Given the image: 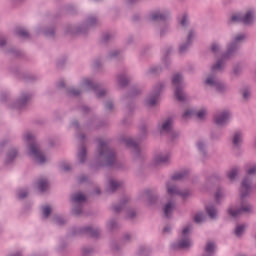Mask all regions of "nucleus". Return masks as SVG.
I'll return each instance as SVG.
<instances>
[{
	"label": "nucleus",
	"mask_w": 256,
	"mask_h": 256,
	"mask_svg": "<svg viewBox=\"0 0 256 256\" xmlns=\"http://www.w3.org/2000/svg\"><path fill=\"white\" fill-rule=\"evenodd\" d=\"M251 191V181H249V178H245L242 181V186H241V200H242V205L240 209H233L230 208L228 210V213L231 217H239L242 213H251L253 211V207L251 205L243 202L244 199L249 195V192Z\"/></svg>",
	"instance_id": "obj_1"
},
{
	"label": "nucleus",
	"mask_w": 256,
	"mask_h": 256,
	"mask_svg": "<svg viewBox=\"0 0 256 256\" xmlns=\"http://www.w3.org/2000/svg\"><path fill=\"white\" fill-rule=\"evenodd\" d=\"M98 152L100 157L106 159L108 165H113V162L115 161V153H113V150L109 149L107 142L103 140L99 141Z\"/></svg>",
	"instance_id": "obj_2"
},
{
	"label": "nucleus",
	"mask_w": 256,
	"mask_h": 256,
	"mask_svg": "<svg viewBox=\"0 0 256 256\" xmlns=\"http://www.w3.org/2000/svg\"><path fill=\"white\" fill-rule=\"evenodd\" d=\"M181 81H183V77L180 74H175L172 78V84L176 87L175 97L177 101H185V99H187V96H185V93H183Z\"/></svg>",
	"instance_id": "obj_3"
},
{
	"label": "nucleus",
	"mask_w": 256,
	"mask_h": 256,
	"mask_svg": "<svg viewBox=\"0 0 256 256\" xmlns=\"http://www.w3.org/2000/svg\"><path fill=\"white\" fill-rule=\"evenodd\" d=\"M189 231H191V226H186L182 230L183 238L178 241L176 245H174V249H189L191 246V240H189V237H187V235H189Z\"/></svg>",
	"instance_id": "obj_4"
},
{
	"label": "nucleus",
	"mask_w": 256,
	"mask_h": 256,
	"mask_svg": "<svg viewBox=\"0 0 256 256\" xmlns=\"http://www.w3.org/2000/svg\"><path fill=\"white\" fill-rule=\"evenodd\" d=\"M255 20V12L248 11L244 17L241 14H236L231 17L232 22L244 23V25H251V22Z\"/></svg>",
	"instance_id": "obj_5"
},
{
	"label": "nucleus",
	"mask_w": 256,
	"mask_h": 256,
	"mask_svg": "<svg viewBox=\"0 0 256 256\" xmlns=\"http://www.w3.org/2000/svg\"><path fill=\"white\" fill-rule=\"evenodd\" d=\"M30 155H33L37 163H40V165H43V163L47 161V158H45V155H43V153L39 151V145H37L36 143H32L30 145Z\"/></svg>",
	"instance_id": "obj_6"
},
{
	"label": "nucleus",
	"mask_w": 256,
	"mask_h": 256,
	"mask_svg": "<svg viewBox=\"0 0 256 256\" xmlns=\"http://www.w3.org/2000/svg\"><path fill=\"white\" fill-rule=\"evenodd\" d=\"M162 135L163 133H168L169 137H175V132L173 131V119L168 118L161 127Z\"/></svg>",
	"instance_id": "obj_7"
},
{
	"label": "nucleus",
	"mask_w": 256,
	"mask_h": 256,
	"mask_svg": "<svg viewBox=\"0 0 256 256\" xmlns=\"http://www.w3.org/2000/svg\"><path fill=\"white\" fill-rule=\"evenodd\" d=\"M243 39H245V34H239L238 36H236L234 38V43L228 46V52L227 54L223 55V59H227V57H229V55H231V53H233V51L237 49V43H239V41H243Z\"/></svg>",
	"instance_id": "obj_8"
},
{
	"label": "nucleus",
	"mask_w": 256,
	"mask_h": 256,
	"mask_svg": "<svg viewBox=\"0 0 256 256\" xmlns=\"http://www.w3.org/2000/svg\"><path fill=\"white\" fill-rule=\"evenodd\" d=\"M230 114L229 112H222L215 116L214 120L216 125H225L229 121Z\"/></svg>",
	"instance_id": "obj_9"
},
{
	"label": "nucleus",
	"mask_w": 256,
	"mask_h": 256,
	"mask_svg": "<svg viewBox=\"0 0 256 256\" xmlns=\"http://www.w3.org/2000/svg\"><path fill=\"white\" fill-rule=\"evenodd\" d=\"M168 189V194L169 195H180V197H183L185 199V197H188L189 195V191H185V192H181L179 190V188H177V186H167Z\"/></svg>",
	"instance_id": "obj_10"
},
{
	"label": "nucleus",
	"mask_w": 256,
	"mask_h": 256,
	"mask_svg": "<svg viewBox=\"0 0 256 256\" xmlns=\"http://www.w3.org/2000/svg\"><path fill=\"white\" fill-rule=\"evenodd\" d=\"M206 85H214L217 91H223V84L217 82V80H215L213 77H208L206 79Z\"/></svg>",
	"instance_id": "obj_11"
},
{
	"label": "nucleus",
	"mask_w": 256,
	"mask_h": 256,
	"mask_svg": "<svg viewBox=\"0 0 256 256\" xmlns=\"http://www.w3.org/2000/svg\"><path fill=\"white\" fill-rule=\"evenodd\" d=\"M173 209H175V204H173V202H168L164 207L165 217H167V218L171 217V215L173 213Z\"/></svg>",
	"instance_id": "obj_12"
},
{
	"label": "nucleus",
	"mask_w": 256,
	"mask_h": 256,
	"mask_svg": "<svg viewBox=\"0 0 256 256\" xmlns=\"http://www.w3.org/2000/svg\"><path fill=\"white\" fill-rule=\"evenodd\" d=\"M85 199H87L85 197V195L81 194V193H76L72 195V201L73 203H83V201H85Z\"/></svg>",
	"instance_id": "obj_13"
},
{
	"label": "nucleus",
	"mask_w": 256,
	"mask_h": 256,
	"mask_svg": "<svg viewBox=\"0 0 256 256\" xmlns=\"http://www.w3.org/2000/svg\"><path fill=\"white\" fill-rule=\"evenodd\" d=\"M192 39H193V32H189L186 44L180 46V53H184V51H187V47L191 45Z\"/></svg>",
	"instance_id": "obj_14"
},
{
	"label": "nucleus",
	"mask_w": 256,
	"mask_h": 256,
	"mask_svg": "<svg viewBox=\"0 0 256 256\" xmlns=\"http://www.w3.org/2000/svg\"><path fill=\"white\" fill-rule=\"evenodd\" d=\"M38 188L40 189V191H47V189H49V182H47V180L45 179H41L38 182Z\"/></svg>",
	"instance_id": "obj_15"
},
{
	"label": "nucleus",
	"mask_w": 256,
	"mask_h": 256,
	"mask_svg": "<svg viewBox=\"0 0 256 256\" xmlns=\"http://www.w3.org/2000/svg\"><path fill=\"white\" fill-rule=\"evenodd\" d=\"M206 212L208 213L210 219H215V217H217V210L213 206H207Z\"/></svg>",
	"instance_id": "obj_16"
},
{
	"label": "nucleus",
	"mask_w": 256,
	"mask_h": 256,
	"mask_svg": "<svg viewBox=\"0 0 256 256\" xmlns=\"http://www.w3.org/2000/svg\"><path fill=\"white\" fill-rule=\"evenodd\" d=\"M185 177H187V172L175 173L172 176V181H181L182 179H185Z\"/></svg>",
	"instance_id": "obj_17"
},
{
	"label": "nucleus",
	"mask_w": 256,
	"mask_h": 256,
	"mask_svg": "<svg viewBox=\"0 0 256 256\" xmlns=\"http://www.w3.org/2000/svg\"><path fill=\"white\" fill-rule=\"evenodd\" d=\"M159 97V92H157L154 96L148 98L146 100V104L149 105L150 107H153L155 103H157V98Z\"/></svg>",
	"instance_id": "obj_18"
},
{
	"label": "nucleus",
	"mask_w": 256,
	"mask_h": 256,
	"mask_svg": "<svg viewBox=\"0 0 256 256\" xmlns=\"http://www.w3.org/2000/svg\"><path fill=\"white\" fill-rule=\"evenodd\" d=\"M215 251V244L213 242H208L205 247V252L209 255H213Z\"/></svg>",
	"instance_id": "obj_19"
},
{
	"label": "nucleus",
	"mask_w": 256,
	"mask_h": 256,
	"mask_svg": "<svg viewBox=\"0 0 256 256\" xmlns=\"http://www.w3.org/2000/svg\"><path fill=\"white\" fill-rule=\"evenodd\" d=\"M86 155H87V151L85 150V147H82L78 154V159L80 163H83L85 161Z\"/></svg>",
	"instance_id": "obj_20"
},
{
	"label": "nucleus",
	"mask_w": 256,
	"mask_h": 256,
	"mask_svg": "<svg viewBox=\"0 0 256 256\" xmlns=\"http://www.w3.org/2000/svg\"><path fill=\"white\" fill-rule=\"evenodd\" d=\"M243 231H245V225H238L235 229V235L237 237H241V235H243Z\"/></svg>",
	"instance_id": "obj_21"
},
{
	"label": "nucleus",
	"mask_w": 256,
	"mask_h": 256,
	"mask_svg": "<svg viewBox=\"0 0 256 256\" xmlns=\"http://www.w3.org/2000/svg\"><path fill=\"white\" fill-rule=\"evenodd\" d=\"M223 69V60H219L215 65L212 66V71H221Z\"/></svg>",
	"instance_id": "obj_22"
},
{
	"label": "nucleus",
	"mask_w": 256,
	"mask_h": 256,
	"mask_svg": "<svg viewBox=\"0 0 256 256\" xmlns=\"http://www.w3.org/2000/svg\"><path fill=\"white\" fill-rule=\"evenodd\" d=\"M239 143H241V134L240 132H236L233 138V145L237 146Z\"/></svg>",
	"instance_id": "obj_23"
},
{
	"label": "nucleus",
	"mask_w": 256,
	"mask_h": 256,
	"mask_svg": "<svg viewBox=\"0 0 256 256\" xmlns=\"http://www.w3.org/2000/svg\"><path fill=\"white\" fill-rule=\"evenodd\" d=\"M17 35H19L20 37H29V32H27V30L23 29V28H19L16 30Z\"/></svg>",
	"instance_id": "obj_24"
},
{
	"label": "nucleus",
	"mask_w": 256,
	"mask_h": 256,
	"mask_svg": "<svg viewBox=\"0 0 256 256\" xmlns=\"http://www.w3.org/2000/svg\"><path fill=\"white\" fill-rule=\"evenodd\" d=\"M119 182L115 181V180H110L109 182V189L110 191H115V189H117V187H119Z\"/></svg>",
	"instance_id": "obj_25"
},
{
	"label": "nucleus",
	"mask_w": 256,
	"mask_h": 256,
	"mask_svg": "<svg viewBox=\"0 0 256 256\" xmlns=\"http://www.w3.org/2000/svg\"><path fill=\"white\" fill-rule=\"evenodd\" d=\"M42 212H43V215H44L45 219H47V217H49V215H51V207L44 206L42 208Z\"/></svg>",
	"instance_id": "obj_26"
},
{
	"label": "nucleus",
	"mask_w": 256,
	"mask_h": 256,
	"mask_svg": "<svg viewBox=\"0 0 256 256\" xmlns=\"http://www.w3.org/2000/svg\"><path fill=\"white\" fill-rule=\"evenodd\" d=\"M238 170L237 168H233L229 173H228V178L233 181L235 177H237Z\"/></svg>",
	"instance_id": "obj_27"
},
{
	"label": "nucleus",
	"mask_w": 256,
	"mask_h": 256,
	"mask_svg": "<svg viewBox=\"0 0 256 256\" xmlns=\"http://www.w3.org/2000/svg\"><path fill=\"white\" fill-rule=\"evenodd\" d=\"M205 216L203 215V213H198L194 216V221L195 223H201V221H204Z\"/></svg>",
	"instance_id": "obj_28"
},
{
	"label": "nucleus",
	"mask_w": 256,
	"mask_h": 256,
	"mask_svg": "<svg viewBox=\"0 0 256 256\" xmlns=\"http://www.w3.org/2000/svg\"><path fill=\"white\" fill-rule=\"evenodd\" d=\"M126 145L127 147H134V149H137V143H135V141H133L131 138L126 140Z\"/></svg>",
	"instance_id": "obj_29"
},
{
	"label": "nucleus",
	"mask_w": 256,
	"mask_h": 256,
	"mask_svg": "<svg viewBox=\"0 0 256 256\" xmlns=\"http://www.w3.org/2000/svg\"><path fill=\"white\" fill-rule=\"evenodd\" d=\"M205 115H207V110H200L197 114L196 117H198V119H204Z\"/></svg>",
	"instance_id": "obj_30"
},
{
	"label": "nucleus",
	"mask_w": 256,
	"mask_h": 256,
	"mask_svg": "<svg viewBox=\"0 0 256 256\" xmlns=\"http://www.w3.org/2000/svg\"><path fill=\"white\" fill-rule=\"evenodd\" d=\"M118 83L122 86H125L127 85V79L126 78H123V77H119L118 78Z\"/></svg>",
	"instance_id": "obj_31"
},
{
	"label": "nucleus",
	"mask_w": 256,
	"mask_h": 256,
	"mask_svg": "<svg viewBox=\"0 0 256 256\" xmlns=\"http://www.w3.org/2000/svg\"><path fill=\"white\" fill-rule=\"evenodd\" d=\"M221 197H223V192H221V190H218L215 194V200L219 201V199H221Z\"/></svg>",
	"instance_id": "obj_32"
},
{
	"label": "nucleus",
	"mask_w": 256,
	"mask_h": 256,
	"mask_svg": "<svg viewBox=\"0 0 256 256\" xmlns=\"http://www.w3.org/2000/svg\"><path fill=\"white\" fill-rule=\"evenodd\" d=\"M159 17H161V14L159 12L157 13H153L151 16L152 21H157V19H159Z\"/></svg>",
	"instance_id": "obj_33"
},
{
	"label": "nucleus",
	"mask_w": 256,
	"mask_h": 256,
	"mask_svg": "<svg viewBox=\"0 0 256 256\" xmlns=\"http://www.w3.org/2000/svg\"><path fill=\"white\" fill-rule=\"evenodd\" d=\"M33 139H34V136H33V134H31V133H27L26 135H25V140L26 141H33Z\"/></svg>",
	"instance_id": "obj_34"
},
{
	"label": "nucleus",
	"mask_w": 256,
	"mask_h": 256,
	"mask_svg": "<svg viewBox=\"0 0 256 256\" xmlns=\"http://www.w3.org/2000/svg\"><path fill=\"white\" fill-rule=\"evenodd\" d=\"M180 24L182 25V27H185V25H187V15H184L182 17Z\"/></svg>",
	"instance_id": "obj_35"
},
{
	"label": "nucleus",
	"mask_w": 256,
	"mask_h": 256,
	"mask_svg": "<svg viewBox=\"0 0 256 256\" xmlns=\"http://www.w3.org/2000/svg\"><path fill=\"white\" fill-rule=\"evenodd\" d=\"M191 115H193V111L192 110H187L184 114H183V118L187 119V117H191Z\"/></svg>",
	"instance_id": "obj_36"
},
{
	"label": "nucleus",
	"mask_w": 256,
	"mask_h": 256,
	"mask_svg": "<svg viewBox=\"0 0 256 256\" xmlns=\"http://www.w3.org/2000/svg\"><path fill=\"white\" fill-rule=\"evenodd\" d=\"M169 159H170L169 155L162 156V158H161L162 165H163V163H169Z\"/></svg>",
	"instance_id": "obj_37"
},
{
	"label": "nucleus",
	"mask_w": 256,
	"mask_h": 256,
	"mask_svg": "<svg viewBox=\"0 0 256 256\" xmlns=\"http://www.w3.org/2000/svg\"><path fill=\"white\" fill-rule=\"evenodd\" d=\"M211 51L212 53H217V51H219V45L212 44Z\"/></svg>",
	"instance_id": "obj_38"
},
{
	"label": "nucleus",
	"mask_w": 256,
	"mask_h": 256,
	"mask_svg": "<svg viewBox=\"0 0 256 256\" xmlns=\"http://www.w3.org/2000/svg\"><path fill=\"white\" fill-rule=\"evenodd\" d=\"M255 173H256V166L248 169V171H247L248 175H255Z\"/></svg>",
	"instance_id": "obj_39"
},
{
	"label": "nucleus",
	"mask_w": 256,
	"mask_h": 256,
	"mask_svg": "<svg viewBox=\"0 0 256 256\" xmlns=\"http://www.w3.org/2000/svg\"><path fill=\"white\" fill-rule=\"evenodd\" d=\"M26 195H27V192H25V191H20L19 194H18L20 199H25Z\"/></svg>",
	"instance_id": "obj_40"
},
{
	"label": "nucleus",
	"mask_w": 256,
	"mask_h": 256,
	"mask_svg": "<svg viewBox=\"0 0 256 256\" xmlns=\"http://www.w3.org/2000/svg\"><path fill=\"white\" fill-rule=\"evenodd\" d=\"M154 163H155V165H159V163H161V156H156L154 158Z\"/></svg>",
	"instance_id": "obj_41"
},
{
	"label": "nucleus",
	"mask_w": 256,
	"mask_h": 256,
	"mask_svg": "<svg viewBox=\"0 0 256 256\" xmlns=\"http://www.w3.org/2000/svg\"><path fill=\"white\" fill-rule=\"evenodd\" d=\"M85 85H87L88 87H93V82L91 80H86Z\"/></svg>",
	"instance_id": "obj_42"
},
{
	"label": "nucleus",
	"mask_w": 256,
	"mask_h": 256,
	"mask_svg": "<svg viewBox=\"0 0 256 256\" xmlns=\"http://www.w3.org/2000/svg\"><path fill=\"white\" fill-rule=\"evenodd\" d=\"M16 155H17V151L14 150V151H12V153L8 154V157H12V159H13V158H15Z\"/></svg>",
	"instance_id": "obj_43"
},
{
	"label": "nucleus",
	"mask_w": 256,
	"mask_h": 256,
	"mask_svg": "<svg viewBox=\"0 0 256 256\" xmlns=\"http://www.w3.org/2000/svg\"><path fill=\"white\" fill-rule=\"evenodd\" d=\"M106 109H113V103H111V102L107 103Z\"/></svg>",
	"instance_id": "obj_44"
},
{
	"label": "nucleus",
	"mask_w": 256,
	"mask_h": 256,
	"mask_svg": "<svg viewBox=\"0 0 256 256\" xmlns=\"http://www.w3.org/2000/svg\"><path fill=\"white\" fill-rule=\"evenodd\" d=\"M171 231V227L167 226L163 229V233H169Z\"/></svg>",
	"instance_id": "obj_45"
},
{
	"label": "nucleus",
	"mask_w": 256,
	"mask_h": 256,
	"mask_svg": "<svg viewBox=\"0 0 256 256\" xmlns=\"http://www.w3.org/2000/svg\"><path fill=\"white\" fill-rule=\"evenodd\" d=\"M161 21H162V23H163V21H167V15L162 14L161 15Z\"/></svg>",
	"instance_id": "obj_46"
},
{
	"label": "nucleus",
	"mask_w": 256,
	"mask_h": 256,
	"mask_svg": "<svg viewBox=\"0 0 256 256\" xmlns=\"http://www.w3.org/2000/svg\"><path fill=\"white\" fill-rule=\"evenodd\" d=\"M243 97H244L245 99H248V97H249V91H244Z\"/></svg>",
	"instance_id": "obj_47"
},
{
	"label": "nucleus",
	"mask_w": 256,
	"mask_h": 256,
	"mask_svg": "<svg viewBox=\"0 0 256 256\" xmlns=\"http://www.w3.org/2000/svg\"><path fill=\"white\" fill-rule=\"evenodd\" d=\"M103 95H105V90L98 92V97H103Z\"/></svg>",
	"instance_id": "obj_48"
},
{
	"label": "nucleus",
	"mask_w": 256,
	"mask_h": 256,
	"mask_svg": "<svg viewBox=\"0 0 256 256\" xmlns=\"http://www.w3.org/2000/svg\"><path fill=\"white\" fill-rule=\"evenodd\" d=\"M63 171H69L70 167L69 165L62 166Z\"/></svg>",
	"instance_id": "obj_49"
},
{
	"label": "nucleus",
	"mask_w": 256,
	"mask_h": 256,
	"mask_svg": "<svg viewBox=\"0 0 256 256\" xmlns=\"http://www.w3.org/2000/svg\"><path fill=\"white\" fill-rule=\"evenodd\" d=\"M198 149L200 151H203V143H201V142L198 143Z\"/></svg>",
	"instance_id": "obj_50"
},
{
	"label": "nucleus",
	"mask_w": 256,
	"mask_h": 256,
	"mask_svg": "<svg viewBox=\"0 0 256 256\" xmlns=\"http://www.w3.org/2000/svg\"><path fill=\"white\" fill-rule=\"evenodd\" d=\"M114 211H115L116 213H119V212L121 211V208L115 206V207H114Z\"/></svg>",
	"instance_id": "obj_51"
},
{
	"label": "nucleus",
	"mask_w": 256,
	"mask_h": 256,
	"mask_svg": "<svg viewBox=\"0 0 256 256\" xmlns=\"http://www.w3.org/2000/svg\"><path fill=\"white\" fill-rule=\"evenodd\" d=\"M0 45H5V41H2V42L0 43Z\"/></svg>",
	"instance_id": "obj_52"
},
{
	"label": "nucleus",
	"mask_w": 256,
	"mask_h": 256,
	"mask_svg": "<svg viewBox=\"0 0 256 256\" xmlns=\"http://www.w3.org/2000/svg\"><path fill=\"white\" fill-rule=\"evenodd\" d=\"M130 217H135V213H133L132 215H130Z\"/></svg>",
	"instance_id": "obj_53"
}]
</instances>
